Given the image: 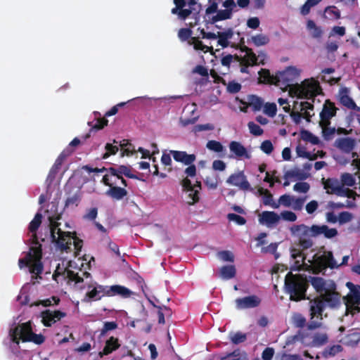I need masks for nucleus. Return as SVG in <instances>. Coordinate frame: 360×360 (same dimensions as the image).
<instances>
[{
    "label": "nucleus",
    "mask_w": 360,
    "mask_h": 360,
    "mask_svg": "<svg viewBox=\"0 0 360 360\" xmlns=\"http://www.w3.org/2000/svg\"><path fill=\"white\" fill-rule=\"evenodd\" d=\"M248 105L254 111L260 110L263 105L262 100L256 96H250L248 98Z\"/></svg>",
    "instance_id": "obj_41"
},
{
    "label": "nucleus",
    "mask_w": 360,
    "mask_h": 360,
    "mask_svg": "<svg viewBox=\"0 0 360 360\" xmlns=\"http://www.w3.org/2000/svg\"><path fill=\"white\" fill-rule=\"evenodd\" d=\"M219 276L224 280H229L235 276L236 269L233 265L224 266L219 269Z\"/></svg>",
    "instance_id": "obj_37"
},
{
    "label": "nucleus",
    "mask_w": 360,
    "mask_h": 360,
    "mask_svg": "<svg viewBox=\"0 0 360 360\" xmlns=\"http://www.w3.org/2000/svg\"><path fill=\"white\" fill-rule=\"evenodd\" d=\"M347 287L349 289V293L345 297L346 305V316L360 312V285H356L347 282Z\"/></svg>",
    "instance_id": "obj_10"
},
{
    "label": "nucleus",
    "mask_w": 360,
    "mask_h": 360,
    "mask_svg": "<svg viewBox=\"0 0 360 360\" xmlns=\"http://www.w3.org/2000/svg\"><path fill=\"white\" fill-rule=\"evenodd\" d=\"M321 0H307L306 2L300 7V13L302 15H307L310 13L311 9L319 4Z\"/></svg>",
    "instance_id": "obj_40"
},
{
    "label": "nucleus",
    "mask_w": 360,
    "mask_h": 360,
    "mask_svg": "<svg viewBox=\"0 0 360 360\" xmlns=\"http://www.w3.org/2000/svg\"><path fill=\"white\" fill-rule=\"evenodd\" d=\"M249 41L256 46H261L267 44L269 42V38L264 34H257L252 36Z\"/></svg>",
    "instance_id": "obj_38"
},
{
    "label": "nucleus",
    "mask_w": 360,
    "mask_h": 360,
    "mask_svg": "<svg viewBox=\"0 0 360 360\" xmlns=\"http://www.w3.org/2000/svg\"><path fill=\"white\" fill-rule=\"evenodd\" d=\"M240 51L243 55L237 56L236 62L238 63L240 66V72L247 73L248 68L249 66H253L257 63V57L252 49L245 46L241 47Z\"/></svg>",
    "instance_id": "obj_16"
},
{
    "label": "nucleus",
    "mask_w": 360,
    "mask_h": 360,
    "mask_svg": "<svg viewBox=\"0 0 360 360\" xmlns=\"http://www.w3.org/2000/svg\"><path fill=\"white\" fill-rule=\"evenodd\" d=\"M186 177L182 180V186L186 193L187 202L193 205L198 201V193L201 188L200 183L195 181L192 184L191 181L188 177H193L196 174V167L195 165H191L185 169Z\"/></svg>",
    "instance_id": "obj_9"
},
{
    "label": "nucleus",
    "mask_w": 360,
    "mask_h": 360,
    "mask_svg": "<svg viewBox=\"0 0 360 360\" xmlns=\"http://www.w3.org/2000/svg\"><path fill=\"white\" fill-rule=\"evenodd\" d=\"M173 158L176 162H182L186 165H191L195 160V156L193 154H187L184 151L170 150Z\"/></svg>",
    "instance_id": "obj_28"
},
{
    "label": "nucleus",
    "mask_w": 360,
    "mask_h": 360,
    "mask_svg": "<svg viewBox=\"0 0 360 360\" xmlns=\"http://www.w3.org/2000/svg\"><path fill=\"white\" fill-rule=\"evenodd\" d=\"M226 183L231 186L238 187L242 191L251 190L250 184L243 172H237L229 176Z\"/></svg>",
    "instance_id": "obj_19"
},
{
    "label": "nucleus",
    "mask_w": 360,
    "mask_h": 360,
    "mask_svg": "<svg viewBox=\"0 0 360 360\" xmlns=\"http://www.w3.org/2000/svg\"><path fill=\"white\" fill-rule=\"evenodd\" d=\"M259 224L268 228L276 227L280 222L279 214L272 211H264L258 215Z\"/></svg>",
    "instance_id": "obj_21"
},
{
    "label": "nucleus",
    "mask_w": 360,
    "mask_h": 360,
    "mask_svg": "<svg viewBox=\"0 0 360 360\" xmlns=\"http://www.w3.org/2000/svg\"><path fill=\"white\" fill-rule=\"evenodd\" d=\"M263 112L270 117H274L277 112V105L275 103H266L262 105Z\"/></svg>",
    "instance_id": "obj_42"
},
{
    "label": "nucleus",
    "mask_w": 360,
    "mask_h": 360,
    "mask_svg": "<svg viewBox=\"0 0 360 360\" xmlns=\"http://www.w3.org/2000/svg\"><path fill=\"white\" fill-rule=\"evenodd\" d=\"M224 10H219L217 14L212 16V22H217L229 19L232 16L233 11L236 8V4L233 0H226L223 3Z\"/></svg>",
    "instance_id": "obj_20"
},
{
    "label": "nucleus",
    "mask_w": 360,
    "mask_h": 360,
    "mask_svg": "<svg viewBox=\"0 0 360 360\" xmlns=\"http://www.w3.org/2000/svg\"><path fill=\"white\" fill-rule=\"evenodd\" d=\"M192 41V44H193V47L195 50H200L205 53L212 51V46L210 47L208 46L204 45L200 41L197 40L195 38H193Z\"/></svg>",
    "instance_id": "obj_53"
},
{
    "label": "nucleus",
    "mask_w": 360,
    "mask_h": 360,
    "mask_svg": "<svg viewBox=\"0 0 360 360\" xmlns=\"http://www.w3.org/2000/svg\"><path fill=\"white\" fill-rule=\"evenodd\" d=\"M324 16L328 20H336L340 16L339 10L335 6H328L325 9Z\"/></svg>",
    "instance_id": "obj_43"
},
{
    "label": "nucleus",
    "mask_w": 360,
    "mask_h": 360,
    "mask_svg": "<svg viewBox=\"0 0 360 360\" xmlns=\"http://www.w3.org/2000/svg\"><path fill=\"white\" fill-rule=\"evenodd\" d=\"M18 300L21 304H28L30 303V299L27 292V286H24L19 295L18 296Z\"/></svg>",
    "instance_id": "obj_56"
},
{
    "label": "nucleus",
    "mask_w": 360,
    "mask_h": 360,
    "mask_svg": "<svg viewBox=\"0 0 360 360\" xmlns=\"http://www.w3.org/2000/svg\"><path fill=\"white\" fill-rule=\"evenodd\" d=\"M259 82L276 85V75H271L270 72L266 69H262L259 72Z\"/></svg>",
    "instance_id": "obj_33"
},
{
    "label": "nucleus",
    "mask_w": 360,
    "mask_h": 360,
    "mask_svg": "<svg viewBox=\"0 0 360 360\" xmlns=\"http://www.w3.org/2000/svg\"><path fill=\"white\" fill-rule=\"evenodd\" d=\"M248 127L250 132L255 136H260L264 132L263 129L253 122H248Z\"/></svg>",
    "instance_id": "obj_55"
},
{
    "label": "nucleus",
    "mask_w": 360,
    "mask_h": 360,
    "mask_svg": "<svg viewBox=\"0 0 360 360\" xmlns=\"http://www.w3.org/2000/svg\"><path fill=\"white\" fill-rule=\"evenodd\" d=\"M206 146L209 150L214 151L216 153L222 152L224 150V147L221 145V143L219 141H214V140L209 141L207 143Z\"/></svg>",
    "instance_id": "obj_50"
},
{
    "label": "nucleus",
    "mask_w": 360,
    "mask_h": 360,
    "mask_svg": "<svg viewBox=\"0 0 360 360\" xmlns=\"http://www.w3.org/2000/svg\"><path fill=\"white\" fill-rule=\"evenodd\" d=\"M309 185L306 182H299L294 185L293 190L300 193H306L309 190Z\"/></svg>",
    "instance_id": "obj_57"
},
{
    "label": "nucleus",
    "mask_w": 360,
    "mask_h": 360,
    "mask_svg": "<svg viewBox=\"0 0 360 360\" xmlns=\"http://www.w3.org/2000/svg\"><path fill=\"white\" fill-rule=\"evenodd\" d=\"M9 336L13 343L18 345L20 341L32 342L40 345L44 342V337L41 334L33 333L31 323L26 322L11 328Z\"/></svg>",
    "instance_id": "obj_7"
},
{
    "label": "nucleus",
    "mask_w": 360,
    "mask_h": 360,
    "mask_svg": "<svg viewBox=\"0 0 360 360\" xmlns=\"http://www.w3.org/2000/svg\"><path fill=\"white\" fill-rule=\"evenodd\" d=\"M314 225L309 227L304 224L294 225L290 231L292 235L298 238L299 243L303 249H308L313 245V241L311 239L314 236Z\"/></svg>",
    "instance_id": "obj_12"
},
{
    "label": "nucleus",
    "mask_w": 360,
    "mask_h": 360,
    "mask_svg": "<svg viewBox=\"0 0 360 360\" xmlns=\"http://www.w3.org/2000/svg\"><path fill=\"white\" fill-rule=\"evenodd\" d=\"M210 5L206 9L205 15L207 20L212 22V16L217 14V2L216 0H210Z\"/></svg>",
    "instance_id": "obj_44"
},
{
    "label": "nucleus",
    "mask_w": 360,
    "mask_h": 360,
    "mask_svg": "<svg viewBox=\"0 0 360 360\" xmlns=\"http://www.w3.org/2000/svg\"><path fill=\"white\" fill-rule=\"evenodd\" d=\"M306 200L305 198H298L294 195L284 194L280 196L278 202H273L271 205L274 209H278L281 205L290 207L294 210H301Z\"/></svg>",
    "instance_id": "obj_15"
},
{
    "label": "nucleus",
    "mask_w": 360,
    "mask_h": 360,
    "mask_svg": "<svg viewBox=\"0 0 360 360\" xmlns=\"http://www.w3.org/2000/svg\"><path fill=\"white\" fill-rule=\"evenodd\" d=\"M233 37V32L228 30L226 32H218L217 39V46L221 48H226L230 45L229 40Z\"/></svg>",
    "instance_id": "obj_32"
},
{
    "label": "nucleus",
    "mask_w": 360,
    "mask_h": 360,
    "mask_svg": "<svg viewBox=\"0 0 360 360\" xmlns=\"http://www.w3.org/2000/svg\"><path fill=\"white\" fill-rule=\"evenodd\" d=\"M330 122L326 123L319 122L322 129L323 136L327 140L331 139L335 133V128L330 127Z\"/></svg>",
    "instance_id": "obj_39"
},
{
    "label": "nucleus",
    "mask_w": 360,
    "mask_h": 360,
    "mask_svg": "<svg viewBox=\"0 0 360 360\" xmlns=\"http://www.w3.org/2000/svg\"><path fill=\"white\" fill-rule=\"evenodd\" d=\"M328 342V336L326 333H316L313 338L312 344L314 346L319 347Z\"/></svg>",
    "instance_id": "obj_47"
},
{
    "label": "nucleus",
    "mask_w": 360,
    "mask_h": 360,
    "mask_svg": "<svg viewBox=\"0 0 360 360\" xmlns=\"http://www.w3.org/2000/svg\"><path fill=\"white\" fill-rule=\"evenodd\" d=\"M217 257L223 262H233V253L228 250L221 251L217 253Z\"/></svg>",
    "instance_id": "obj_54"
},
{
    "label": "nucleus",
    "mask_w": 360,
    "mask_h": 360,
    "mask_svg": "<svg viewBox=\"0 0 360 360\" xmlns=\"http://www.w3.org/2000/svg\"><path fill=\"white\" fill-rule=\"evenodd\" d=\"M59 302V299L56 298V297H53L51 299H46L41 300L39 302H37L31 304V306L35 305L38 306L39 304H42L44 307L50 306L52 304H57Z\"/></svg>",
    "instance_id": "obj_59"
},
{
    "label": "nucleus",
    "mask_w": 360,
    "mask_h": 360,
    "mask_svg": "<svg viewBox=\"0 0 360 360\" xmlns=\"http://www.w3.org/2000/svg\"><path fill=\"white\" fill-rule=\"evenodd\" d=\"M342 185L345 186H353L355 184L356 180L354 177L350 174H344L341 177Z\"/></svg>",
    "instance_id": "obj_51"
},
{
    "label": "nucleus",
    "mask_w": 360,
    "mask_h": 360,
    "mask_svg": "<svg viewBox=\"0 0 360 360\" xmlns=\"http://www.w3.org/2000/svg\"><path fill=\"white\" fill-rule=\"evenodd\" d=\"M51 210H47L46 212V217H47V223H46L47 224H46V227L41 229L40 238H41V240H44L45 238H49V239H51V242L54 244L51 238L49 236V226H50V222L57 221L58 223H60L62 225H65L66 223L62 224L60 221H59V220L60 219V214H58L56 212V205L53 204H51Z\"/></svg>",
    "instance_id": "obj_17"
},
{
    "label": "nucleus",
    "mask_w": 360,
    "mask_h": 360,
    "mask_svg": "<svg viewBox=\"0 0 360 360\" xmlns=\"http://www.w3.org/2000/svg\"><path fill=\"white\" fill-rule=\"evenodd\" d=\"M293 100L292 107L288 98H279L278 103L289 113L292 122L299 124L302 120L310 122L314 116V98L322 92L319 81L314 78L305 79L300 83L290 85L283 90Z\"/></svg>",
    "instance_id": "obj_2"
},
{
    "label": "nucleus",
    "mask_w": 360,
    "mask_h": 360,
    "mask_svg": "<svg viewBox=\"0 0 360 360\" xmlns=\"http://www.w3.org/2000/svg\"><path fill=\"white\" fill-rule=\"evenodd\" d=\"M342 350V347L339 345H333L332 347L326 348L323 352V355L325 357L333 356L336 354L339 353Z\"/></svg>",
    "instance_id": "obj_52"
},
{
    "label": "nucleus",
    "mask_w": 360,
    "mask_h": 360,
    "mask_svg": "<svg viewBox=\"0 0 360 360\" xmlns=\"http://www.w3.org/2000/svg\"><path fill=\"white\" fill-rule=\"evenodd\" d=\"M102 181L104 184L109 187L123 185L126 186V181L122 176H119L116 171L112 168H110L107 173L103 176Z\"/></svg>",
    "instance_id": "obj_23"
},
{
    "label": "nucleus",
    "mask_w": 360,
    "mask_h": 360,
    "mask_svg": "<svg viewBox=\"0 0 360 360\" xmlns=\"http://www.w3.org/2000/svg\"><path fill=\"white\" fill-rule=\"evenodd\" d=\"M236 307L238 309H245L254 308L259 305L261 299L257 295H250L235 300Z\"/></svg>",
    "instance_id": "obj_24"
},
{
    "label": "nucleus",
    "mask_w": 360,
    "mask_h": 360,
    "mask_svg": "<svg viewBox=\"0 0 360 360\" xmlns=\"http://www.w3.org/2000/svg\"><path fill=\"white\" fill-rule=\"evenodd\" d=\"M336 108L334 104L329 101H326L323 105L322 111L320 113V122L326 123L335 116Z\"/></svg>",
    "instance_id": "obj_26"
},
{
    "label": "nucleus",
    "mask_w": 360,
    "mask_h": 360,
    "mask_svg": "<svg viewBox=\"0 0 360 360\" xmlns=\"http://www.w3.org/2000/svg\"><path fill=\"white\" fill-rule=\"evenodd\" d=\"M112 168L116 171V173H117L119 176H122V175H124L126 176L132 177L131 169L127 166L121 165L116 168Z\"/></svg>",
    "instance_id": "obj_60"
},
{
    "label": "nucleus",
    "mask_w": 360,
    "mask_h": 360,
    "mask_svg": "<svg viewBox=\"0 0 360 360\" xmlns=\"http://www.w3.org/2000/svg\"><path fill=\"white\" fill-rule=\"evenodd\" d=\"M65 158V155L63 153L60 155V156L57 158L53 166L52 167L51 169L50 170L49 174L48 176V180L50 181H52L55 177L56 174L58 172L60 167L62 165V162L63 160Z\"/></svg>",
    "instance_id": "obj_36"
},
{
    "label": "nucleus",
    "mask_w": 360,
    "mask_h": 360,
    "mask_svg": "<svg viewBox=\"0 0 360 360\" xmlns=\"http://www.w3.org/2000/svg\"><path fill=\"white\" fill-rule=\"evenodd\" d=\"M310 281L320 295L319 297L310 302V328H317L321 326V320L323 319L326 305L335 306L338 302L339 297L335 292V284L332 280L312 277Z\"/></svg>",
    "instance_id": "obj_4"
},
{
    "label": "nucleus",
    "mask_w": 360,
    "mask_h": 360,
    "mask_svg": "<svg viewBox=\"0 0 360 360\" xmlns=\"http://www.w3.org/2000/svg\"><path fill=\"white\" fill-rule=\"evenodd\" d=\"M323 184L328 193L354 198L355 193L349 188H345L338 179H328L323 180Z\"/></svg>",
    "instance_id": "obj_14"
},
{
    "label": "nucleus",
    "mask_w": 360,
    "mask_h": 360,
    "mask_svg": "<svg viewBox=\"0 0 360 360\" xmlns=\"http://www.w3.org/2000/svg\"><path fill=\"white\" fill-rule=\"evenodd\" d=\"M51 210H47L46 212V217H47V223H46L47 224H46V227L41 229L40 238H41V240H44L45 238H49V239H51V242L54 244L51 238L49 236V226H50V222L57 221L58 223H60L62 225H65L66 223L62 224L60 221H59V220L60 219V214H58L56 212V205L53 204H51Z\"/></svg>",
    "instance_id": "obj_18"
},
{
    "label": "nucleus",
    "mask_w": 360,
    "mask_h": 360,
    "mask_svg": "<svg viewBox=\"0 0 360 360\" xmlns=\"http://www.w3.org/2000/svg\"><path fill=\"white\" fill-rule=\"evenodd\" d=\"M306 27L310 35L314 38H320L323 34L321 27L318 26L312 20L307 21Z\"/></svg>",
    "instance_id": "obj_35"
},
{
    "label": "nucleus",
    "mask_w": 360,
    "mask_h": 360,
    "mask_svg": "<svg viewBox=\"0 0 360 360\" xmlns=\"http://www.w3.org/2000/svg\"><path fill=\"white\" fill-rule=\"evenodd\" d=\"M284 179H301L302 178V172L298 168H292L287 170L283 174Z\"/></svg>",
    "instance_id": "obj_46"
},
{
    "label": "nucleus",
    "mask_w": 360,
    "mask_h": 360,
    "mask_svg": "<svg viewBox=\"0 0 360 360\" xmlns=\"http://www.w3.org/2000/svg\"><path fill=\"white\" fill-rule=\"evenodd\" d=\"M86 294L84 298L85 302H92L101 300L104 296H114L120 295L123 297H129L132 294L128 288L122 285H102L92 281L89 277L82 278Z\"/></svg>",
    "instance_id": "obj_6"
},
{
    "label": "nucleus",
    "mask_w": 360,
    "mask_h": 360,
    "mask_svg": "<svg viewBox=\"0 0 360 360\" xmlns=\"http://www.w3.org/2000/svg\"><path fill=\"white\" fill-rule=\"evenodd\" d=\"M105 153L103 155V159H107L112 155H115L119 149L122 156H129L135 153L134 147L127 140L118 142L114 141L113 143H107L105 146Z\"/></svg>",
    "instance_id": "obj_13"
},
{
    "label": "nucleus",
    "mask_w": 360,
    "mask_h": 360,
    "mask_svg": "<svg viewBox=\"0 0 360 360\" xmlns=\"http://www.w3.org/2000/svg\"><path fill=\"white\" fill-rule=\"evenodd\" d=\"M70 226L68 224L62 225L57 221L50 222L49 236L51 238L56 248L60 250L62 252L72 253L75 256L73 260H69L65 264L63 261L62 266L59 264L53 275L55 280L59 276H63L69 281H75L79 284L82 281V278L90 274L86 271L89 264L84 261L86 259L77 257L82 247V240L79 239L75 232L70 231Z\"/></svg>",
    "instance_id": "obj_1"
},
{
    "label": "nucleus",
    "mask_w": 360,
    "mask_h": 360,
    "mask_svg": "<svg viewBox=\"0 0 360 360\" xmlns=\"http://www.w3.org/2000/svg\"><path fill=\"white\" fill-rule=\"evenodd\" d=\"M314 236L323 234L327 238H333L338 235V231L333 228H329L326 225H314Z\"/></svg>",
    "instance_id": "obj_29"
},
{
    "label": "nucleus",
    "mask_w": 360,
    "mask_h": 360,
    "mask_svg": "<svg viewBox=\"0 0 360 360\" xmlns=\"http://www.w3.org/2000/svg\"><path fill=\"white\" fill-rule=\"evenodd\" d=\"M65 316V314L60 311L46 310L41 312V321L45 326H51L54 323L60 321Z\"/></svg>",
    "instance_id": "obj_25"
},
{
    "label": "nucleus",
    "mask_w": 360,
    "mask_h": 360,
    "mask_svg": "<svg viewBox=\"0 0 360 360\" xmlns=\"http://www.w3.org/2000/svg\"><path fill=\"white\" fill-rule=\"evenodd\" d=\"M227 218L229 221H232L238 225H243L246 222L243 217L233 213L229 214Z\"/></svg>",
    "instance_id": "obj_63"
},
{
    "label": "nucleus",
    "mask_w": 360,
    "mask_h": 360,
    "mask_svg": "<svg viewBox=\"0 0 360 360\" xmlns=\"http://www.w3.org/2000/svg\"><path fill=\"white\" fill-rule=\"evenodd\" d=\"M230 151L239 158L250 159V153L239 142L231 141L229 144Z\"/></svg>",
    "instance_id": "obj_27"
},
{
    "label": "nucleus",
    "mask_w": 360,
    "mask_h": 360,
    "mask_svg": "<svg viewBox=\"0 0 360 360\" xmlns=\"http://www.w3.org/2000/svg\"><path fill=\"white\" fill-rule=\"evenodd\" d=\"M274 148L273 143L269 140L264 141L260 145L261 150L267 155L271 154Z\"/></svg>",
    "instance_id": "obj_58"
},
{
    "label": "nucleus",
    "mask_w": 360,
    "mask_h": 360,
    "mask_svg": "<svg viewBox=\"0 0 360 360\" xmlns=\"http://www.w3.org/2000/svg\"><path fill=\"white\" fill-rule=\"evenodd\" d=\"M175 8L172 10L173 14H177L181 19H185L191 13V5L195 4L194 0H190L188 4L184 0H174Z\"/></svg>",
    "instance_id": "obj_22"
},
{
    "label": "nucleus",
    "mask_w": 360,
    "mask_h": 360,
    "mask_svg": "<svg viewBox=\"0 0 360 360\" xmlns=\"http://www.w3.org/2000/svg\"><path fill=\"white\" fill-rule=\"evenodd\" d=\"M236 56H237V55L233 56L231 54H228V55L224 56L221 60V65L227 68V69H229L230 67V65L233 62H234V61L236 62Z\"/></svg>",
    "instance_id": "obj_61"
},
{
    "label": "nucleus",
    "mask_w": 360,
    "mask_h": 360,
    "mask_svg": "<svg viewBox=\"0 0 360 360\" xmlns=\"http://www.w3.org/2000/svg\"><path fill=\"white\" fill-rule=\"evenodd\" d=\"M356 145V141L352 138H340L335 141V146L340 150L349 153L352 151Z\"/></svg>",
    "instance_id": "obj_30"
},
{
    "label": "nucleus",
    "mask_w": 360,
    "mask_h": 360,
    "mask_svg": "<svg viewBox=\"0 0 360 360\" xmlns=\"http://www.w3.org/2000/svg\"><path fill=\"white\" fill-rule=\"evenodd\" d=\"M41 214L37 213L29 225L30 250L20 258L18 265L20 269L27 268L28 271L34 275H39L42 271L41 262V245L38 241L37 230L41 223Z\"/></svg>",
    "instance_id": "obj_5"
},
{
    "label": "nucleus",
    "mask_w": 360,
    "mask_h": 360,
    "mask_svg": "<svg viewBox=\"0 0 360 360\" xmlns=\"http://www.w3.org/2000/svg\"><path fill=\"white\" fill-rule=\"evenodd\" d=\"M119 347L120 344L118 343V340L111 337L109 340H107L103 350L99 352V356L102 357L103 355H107L117 349Z\"/></svg>",
    "instance_id": "obj_34"
},
{
    "label": "nucleus",
    "mask_w": 360,
    "mask_h": 360,
    "mask_svg": "<svg viewBox=\"0 0 360 360\" xmlns=\"http://www.w3.org/2000/svg\"><path fill=\"white\" fill-rule=\"evenodd\" d=\"M221 360H248V358L245 352L235 351L229 354L227 356L222 357Z\"/></svg>",
    "instance_id": "obj_45"
},
{
    "label": "nucleus",
    "mask_w": 360,
    "mask_h": 360,
    "mask_svg": "<svg viewBox=\"0 0 360 360\" xmlns=\"http://www.w3.org/2000/svg\"><path fill=\"white\" fill-rule=\"evenodd\" d=\"M302 70L295 66H288L281 71L276 73V86H280L282 90H285L293 81L297 79L301 75Z\"/></svg>",
    "instance_id": "obj_11"
},
{
    "label": "nucleus",
    "mask_w": 360,
    "mask_h": 360,
    "mask_svg": "<svg viewBox=\"0 0 360 360\" xmlns=\"http://www.w3.org/2000/svg\"><path fill=\"white\" fill-rule=\"evenodd\" d=\"M292 322L297 327H302L305 323V319L300 314H295L292 316Z\"/></svg>",
    "instance_id": "obj_62"
},
{
    "label": "nucleus",
    "mask_w": 360,
    "mask_h": 360,
    "mask_svg": "<svg viewBox=\"0 0 360 360\" xmlns=\"http://www.w3.org/2000/svg\"><path fill=\"white\" fill-rule=\"evenodd\" d=\"M307 281L306 278L289 272L285 276V287L290 299L298 301L304 298Z\"/></svg>",
    "instance_id": "obj_8"
},
{
    "label": "nucleus",
    "mask_w": 360,
    "mask_h": 360,
    "mask_svg": "<svg viewBox=\"0 0 360 360\" xmlns=\"http://www.w3.org/2000/svg\"><path fill=\"white\" fill-rule=\"evenodd\" d=\"M352 214H350L347 212H343L340 213V214L338 216V221L340 224H343L350 221L352 220Z\"/></svg>",
    "instance_id": "obj_64"
},
{
    "label": "nucleus",
    "mask_w": 360,
    "mask_h": 360,
    "mask_svg": "<svg viewBox=\"0 0 360 360\" xmlns=\"http://www.w3.org/2000/svg\"><path fill=\"white\" fill-rule=\"evenodd\" d=\"M349 256H344L340 264H338L333 259L331 252L320 250L314 252L312 250L310 252L302 255L295 248L290 250V269L293 271L305 270L313 273H319L327 267L330 269L338 268L340 265L347 263Z\"/></svg>",
    "instance_id": "obj_3"
},
{
    "label": "nucleus",
    "mask_w": 360,
    "mask_h": 360,
    "mask_svg": "<svg viewBox=\"0 0 360 360\" xmlns=\"http://www.w3.org/2000/svg\"><path fill=\"white\" fill-rule=\"evenodd\" d=\"M124 187L123 185L109 187V189L106 191V195L113 199L121 200L127 194Z\"/></svg>",
    "instance_id": "obj_31"
},
{
    "label": "nucleus",
    "mask_w": 360,
    "mask_h": 360,
    "mask_svg": "<svg viewBox=\"0 0 360 360\" xmlns=\"http://www.w3.org/2000/svg\"><path fill=\"white\" fill-rule=\"evenodd\" d=\"M301 138L302 140L310 142L314 145L319 143V139L317 136L306 130L301 131Z\"/></svg>",
    "instance_id": "obj_48"
},
{
    "label": "nucleus",
    "mask_w": 360,
    "mask_h": 360,
    "mask_svg": "<svg viewBox=\"0 0 360 360\" xmlns=\"http://www.w3.org/2000/svg\"><path fill=\"white\" fill-rule=\"evenodd\" d=\"M279 216H280V221L281 219H283L286 221L294 222L297 219L296 214L294 213L293 212L289 211V210H284V211L281 212L279 214Z\"/></svg>",
    "instance_id": "obj_49"
}]
</instances>
